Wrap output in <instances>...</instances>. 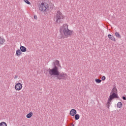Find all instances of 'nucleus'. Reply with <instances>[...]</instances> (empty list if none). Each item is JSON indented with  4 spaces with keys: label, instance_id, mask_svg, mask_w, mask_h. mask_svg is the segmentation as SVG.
Returning a JSON list of instances; mask_svg holds the SVG:
<instances>
[{
    "label": "nucleus",
    "instance_id": "nucleus-17",
    "mask_svg": "<svg viewBox=\"0 0 126 126\" xmlns=\"http://www.w3.org/2000/svg\"><path fill=\"white\" fill-rule=\"evenodd\" d=\"M79 118H80V116L78 114H75V120L77 121V120H79Z\"/></svg>",
    "mask_w": 126,
    "mask_h": 126
},
{
    "label": "nucleus",
    "instance_id": "nucleus-10",
    "mask_svg": "<svg viewBox=\"0 0 126 126\" xmlns=\"http://www.w3.org/2000/svg\"><path fill=\"white\" fill-rule=\"evenodd\" d=\"M4 42H5V39L3 37L0 36V45H3Z\"/></svg>",
    "mask_w": 126,
    "mask_h": 126
},
{
    "label": "nucleus",
    "instance_id": "nucleus-19",
    "mask_svg": "<svg viewBox=\"0 0 126 126\" xmlns=\"http://www.w3.org/2000/svg\"><path fill=\"white\" fill-rule=\"evenodd\" d=\"M24 1L27 3V4H31V3L28 0H24Z\"/></svg>",
    "mask_w": 126,
    "mask_h": 126
},
{
    "label": "nucleus",
    "instance_id": "nucleus-6",
    "mask_svg": "<svg viewBox=\"0 0 126 126\" xmlns=\"http://www.w3.org/2000/svg\"><path fill=\"white\" fill-rule=\"evenodd\" d=\"M15 89L19 91L22 89V84L21 83H17L15 86Z\"/></svg>",
    "mask_w": 126,
    "mask_h": 126
},
{
    "label": "nucleus",
    "instance_id": "nucleus-2",
    "mask_svg": "<svg viewBox=\"0 0 126 126\" xmlns=\"http://www.w3.org/2000/svg\"><path fill=\"white\" fill-rule=\"evenodd\" d=\"M112 94L110 95L108 100L106 103V106L108 109H110V106H111V102L113 99L116 98L118 99L119 98V96H118V90L116 87H114L111 91Z\"/></svg>",
    "mask_w": 126,
    "mask_h": 126
},
{
    "label": "nucleus",
    "instance_id": "nucleus-22",
    "mask_svg": "<svg viewBox=\"0 0 126 126\" xmlns=\"http://www.w3.org/2000/svg\"><path fill=\"white\" fill-rule=\"evenodd\" d=\"M34 19H37V16H34Z\"/></svg>",
    "mask_w": 126,
    "mask_h": 126
},
{
    "label": "nucleus",
    "instance_id": "nucleus-7",
    "mask_svg": "<svg viewBox=\"0 0 126 126\" xmlns=\"http://www.w3.org/2000/svg\"><path fill=\"white\" fill-rule=\"evenodd\" d=\"M70 116H75L76 115V110L75 109H71L70 111Z\"/></svg>",
    "mask_w": 126,
    "mask_h": 126
},
{
    "label": "nucleus",
    "instance_id": "nucleus-5",
    "mask_svg": "<svg viewBox=\"0 0 126 126\" xmlns=\"http://www.w3.org/2000/svg\"><path fill=\"white\" fill-rule=\"evenodd\" d=\"M48 3L42 2L39 6V10L41 11H48Z\"/></svg>",
    "mask_w": 126,
    "mask_h": 126
},
{
    "label": "nucleus",
    "instance_id": "nucleus-13",
    "mask_svg": "<svg viewBox=\"0 0 126 126\" xmlns=\"http://www.w3.org/2000/svg\"><path fill=\"white\" fill-rule=\"evenodd\" d=\"M32 116L33 112H30L27 115V118H28V119H30V118H31V117H32Z\"/></svg>",
    "mask_w": 126,
    "mask_h": 126
},
{
    "label": "nucleus",
    "instance_id": "nucleus-16",
    "mask_svg": "<svg viewBox=\"0 0 126 126\" xmlns=\"http://www.w3.org/2000/svg\"><path fill=\"white\" fill-rule=\"evenodd\" d=\"M0 126H7V124L6 123L2 122L0 123Z\"/></svg>",
    "mask_w": 126,
    "mask_h": 126
},
{
    "label": "nucleus",
    "instance_id": "nucleus-11",
    "mask_svg": "<svg viewBox=\"0 0 126 126\" xmlns=\"http://www.w3.org/2000/svg\"><path fill=\"white\" fill-rule=\"evenodd\" d=\"M20 50L21 52H23V53H24L26 52V50H27V49H26V47L21 46L20 47Z\"/></svg>",
    "mask_w": 126,
    "mask_h": 126
},
{
    "label": "nucleus",
    "instance_id": "nucleus-12",
    "mask_svg": "<svg viewBox=\"0 0 126 126\" xmlns=\"http://www.w3.org/2000/svg\"><path fill=\"white\" fill-rule=\"evenodd\" d=\"M53 63H54V66H55V64L56 66H57H57H60V61H59V60H56L55 63L54 62Z\"/></svg>",
    "mask_w": 126,
    "mask_h": 126
},
{
    "label": "nucleus",
    "instance_id": "nucleus-15",
    "mask_svg": "<svg viewBox=\"0 0 126 126\" xmlns=\"http://www.w3.org/2000/svg\"><path fill=\"white\" fill-rule=\"evenodd\" d=\"M115 36L116 37H117V38H119V39H121V38H122V36H121L120 33H119L118 32L115 33Z\"/></svg>",
    "mask_w": 126,
    "mask_h": 126
},
{
    "label": "nucleus",
    "instance_id": "nucleus-4",
    "mask_svg": "<svg viewBox=\"0 0 126 126\" xmlns=\"http://www.w3.org/2000/svg\"><path fill=\"white\" fill-rule=\"evenodd\" d=\"M55 18L56 19V23H58V24H60V23H63V18L64 17H63V13L61 12V11L58 10L57 11V13L55 16Z\"/></svg>",
    "mask_w": 126,
    "mask_h": 126
},
{
    "label": "nucleus",
    "instance_id": "nucleus-14",
    "mask_svg": "<svg viewBox=\"0 0 126 126\" xmlns=\"http://www.w3.org/2000/svg\"><path fill=\"white\" fill-rule=\"evenodd\" d=\"M118 108H122L123 107V103L122 102H119L117 103Z\"/></svg>",
    "mask_w": 126,
    "mask_h": 126
},
{
    "label": "nucleus",
    "instance_id": "nucleus-9",
    "mask_svg": "<svg viewBox=\"0 0 126 126\" xmlns=\"http://www.w3.org/2000/svg\"><path fill=\"white\" fill-rule=\"evenodd\" d=\"M22 54V51H21V50H20V49H18L16 51V56H17V57H20Z\"/></svg>",
    "mask_w": 126,
    "mask_h": 126
},
{
    "label": "nucleus",
    "instance_id": "nucleus-8",
    "mask_svg": "<svg viewBox=\"0 0 126 126\" xmlns=\"http://www.w3.org/2000/svg\"><path fill=\"white\" fill-rule=\"evenodd\" d=\"M108 37L109 39L111 40L112 41H113V42H116V38H115V37L111 34L108 35Z\"/></svg>",
    "mask_w": 126,
    "mask_h": 126
},
{
    "label": "nucleus",
    "instance_id": "nucleus-1",
    "mask_svg": "<svg viewBox=\"0 0 126 126\" xmlns=\"http://www.w3.org/2000/svg\"><path fill=\"white\" fill-rule=\"evenodd\" d=\"M47 71L51 76H56L57 79H59V80H62V79L66 80V78H67V74L63 72L60 73L59 68L56 66L55 64H54V67L53 68H49Z\"/></svg>",
    "mask_w": 126,
    "mask_h": 126
},
{
    "label": "nucleus",
    "instance_id": "nucleus-23",
    "mask_svg": "<svg viewBox=\"0 0 126 126\" xmlns=\"http://www.w3.org/2000/svg\"><path fill=\"white\" fill-rule=\"evenodd\" d=\"M70 126H74V125L73 123H72V124H71Z\"/></svg>",
    "mask_w": 126,
    "mask_h": 126
},
{
    "label": "nucleus",
    "instance_id": "nucleus-3",
    "mask_svg": "<svg viewBox=\"0 0 126 126\" xmlns=\"http://www.w3.org/2000/svg\"><path fill=\"white\" fill-rule=\"evenodd\" d=\"M60 32L61 34H64L66 38H67L68 36H71L72 34V32L68 30V26L66 24H64L61 27Z\"/></svg>",
    "mask_w": 126,
    "mask_h": 126
},
{
    "label": "nucleus",
    "instance_id": "nucleus-21",
    "mask_svg": "<svg viewBox=\"0 0 126 126\" xmlns=\"http://www.w3.org/2000/svg\"><path fill=\"white\" fill-rule=\"evenodd\" d=\"M123 100H126V96H123Z\"/></svg>",
    "mask_w": 126,
    "mask_h": 126
},
{
    "label": "nucleus",
    "instance_id": "nucleus-20",
    "mask_svg": "<svg viewBox=\"0 0 126 126\" xmlns=\"http://www.w3.org/2000/svg\"><path fill=\"white\" fill-rule=\"evenodd\" d=\"M106 79V77H105V76H103L101 78V80L104 81V80H105Z\"/></svg>",
    "mask_w": 126,
    "mask_h": 126
},
{
    "label": "nucleus",
    "instance_id": "nucleus-18",
    "mask_svg": "<svg viewBox=\"0 0 126 126\" xmlns=\"http://www.w3.org/2000/svg\"><path fill=\"white\" fill-rule=\"evenodd\" d=\"M95 81L96 82V83H101V82H102V80H101L100 79H95Z\"/></svg>",
    "mask_w": 126,
    "mask_h": 126
}]
</instances>
